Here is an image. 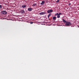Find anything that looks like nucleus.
Listing matches in <instances>:
<instances>
[{
  "instance_id": "nucleus-5",
  "label": "nucleus",
  "mask_w": 79,
  "mask_h": 79,
  "mask_svg": "<svg viewBox=\"0 0 79 79\" xmlns=\"http://www.w3.org/2000/svg\"><path fill=\"white\" fill-rule=\"evenodd\" d=\"M46 14V12H41L39 13L40 15H44V14Z\"/></svg>"
},
{
  "instance_id": "nucleus-15",
  "label": "nucleus",
  "mask_w": 79,
  "mask_h": 79,
  "mask_svg": "<svg viewBox=\"0 0 79 79\" xmlns=\"http://www.w3.org/2000/svg\"><path fill=\"white\" fill-rule=\"evenodd\" d=\"M60 1V0H57L56 2V3H58V2H59Z\"/></svg>"
},
{
  "instance_id": "nucleus-2",
  "label": "nucleus",
  "mask_w": 79,
  "mask_h": 79,
  "mask_svg": "<svg viewBox=\"0 0 79 79\" xmlns=\"http://www.w3.org/2000/svg\"><path fill=\"white\" fill-rule=\"evenodd\" d=\"M2 14L3 15H5L7 14V13L6 11L5 10H3L1 12Z\"/></svg>"
},
{
  "instance_id": "nucleus-8",
  "label": "nucleus",
  "mask_w": 79,
  "mask_h": 79,
  "mask_svg": "<svg viewBox=\"0 0 79 79\" xmlns=\"http://www.w3.org/2000/svg\"><path fill=\"white\" fill-rule=\"evenodd\" d=\"M22 7L23 8H24L26 7V5H23L22 6Z\"/></svg>"
},
{
  "instance_id": "nucleus-1",
  "label": "nucleus",
  "mask_w": 79,
  "mask_h": 79,
  "mask_svg": "<svg viewBox=\"0 0 79 79\" xmlns=\"http://www.w3.org/2000/svg\"><path fill=\"white\" fill-rule=\"evenodd\" d=\"M65 25L67 26H70L72 25V23H71V22H68L65 23Z\"/></svg>"
},
{
  "instance_id": "nucleus-17",
  "label": "nucleus",
  "mask_w": 79,
  "mask_h": 79,
  "mask_svg": "<svg viewBox=\"0 0 79 79\" xmlns=\"http://www.w3.org/2000/svg\"><path fill=\"white\" fill-rule=\"evenodd\" d=\"M61 14L60 13H59L58 14L59 15H61Z\"/></svg>"
},
{
  "instance_id": "nucleus-11",
  "label": "nucleus",
  "mask_w": 79,
  "mask_h": 79,
  "mask_svg": "<svg viewBox=\"0 0 79 79\" xmlns=\"http://www.w3.org/2000/svg\"><path fill=\"white\" fill-rule=\"evenodd\" d=\"M55 16H56V15H59L58 14V13H56V14H55Z\"/></svg>"
},
{
  "instance_id": "nucleus-10",
  "label": "nucleus",
  "mask_w": 79,
  "mask_h": 79,
  "mask_svg": "<svg viewBox=\"0 0 79 79\" xmlns=\"http://www.w3.org/2000/svg\"><path fill=\"white\" fill-rule=\"evenodd\" d=\"M51 14L50 13L48 15V18H49V17L51 16Z\"/></svg>"
},
{
  "instance_id": "nucleus-4",
  "label": "nucleus",
  "mask_w": 79,
  "mask_h": 79,
  "mask_svg": "<svg viewBox=\"0 0 79 79\" xmlns=\"http://www.w3.org/2000/svg\"><path fill=\"white\" fill-rule=\"evenodd\" d=\"M33 10V9L32 8H28V10L29 11H31Z\"/></svg>"
},
{
  "instance_id": "nucleus-3",
  "label": "nucleus",
  "mask_w": 79,
  "mask_h": 79,
  "mask_svg": "<svg viewBox=\"0 0 79 79\" xmlns=\"http://www.w3.org/2000/svg\"><path fill=\"white\" fill-rule=\"evenodd\" d=\"M53 11L52 10H49L47 11V12L48 13H51L53 12Z\"/></svg>"
},
{
  "instance_id": "nucleus-13",
  "label": "nucleus",
  "mask_w": 79,
  "mask_h": 79,
  "mask_svg": "<svg viewBox=\"0 0 79 79\" xmlns=\"http://www.w3.org/2000/svg\"><path fill=\"white\" fill-rule=\"evenodd\" d=\"M36 6V4H35L33 5H32V6Z\"/></svg>"
},
{
  "instance_id": "nucleus-18",
  "label": "nucleus",
  "mask_w": 79,
  "mask_h": 79,
  "mask_svg": "<svg viewBox=\"0 0 79 79\" xmlns=\"http://www.w3.org/2000/svg\"><path fill=\"white\" fill-rule=\"evenodd\" d=\"M30 23L32 24H33V22H31Z\"/></svg>"
},
{
  "instance_id": "nucleus-6",
  "label": "nucleus",
  "mask_w": 79,
  "mask_h": 79,
  "mask_svg": "<svg viewBox=\"0 0 79 79\" xmlns=\"http://www.w3.org/2000/svg\"><path fill=\"white\" fill-rule=\"evenodd\" d=\"M20 11L21 14H25V11L24 10H21Z\"/></svg>"
},
{
  "instance_id": "nucleus-14",
  "label": "nucleus",
  "mask_w": 79,
  "mask_h": 79,
  "mask_svg": "<svg viewBox=\"0 0 79 79\" xmlns=\"http://www.w3.org/2000/svg\"><path fill=\"white\" fill-rule=\"evenodd\" d=\"M57 17L58 18H60V16L59 15H57Z\"/></svg>"
},
{
  "instance_id": "nucleus-9",
  "label": "nucleus",
  "mask_w": 79,
  "mask_h": 79,
  "mask_svg": "<svg viewBox=\"0 0 79 79\" xmlns=\"http://www.w3.org/2000/svg\"><path fill=\"white\" fill-rule=\"evenodd\" d=\"M63 22H64V23H67V22H67L64 19H63Z\"/></svg>"
},
{
  "instance_id": "nucleus-12",
  "label": "nucleus",
  "mask_w": 79,
  "mask_h": 79,
  "mask_svg": "<svg viewBox=\"0 0 79 79\" xmlns=\"http://www.w3.org/2000/svg\"><path fill=\"white\" fill-rule=\"evenodd\" d=\"M56 19V17H54L53 18V19L54 20H55Z\"/></svg>"
},
{
  "instance_id": "nucleus-7",
  "label": "nucleus",
  "mask_w": 79,
  "mask_h": 79,
  "mask_svg": "<svg viewBox=\"0 0 79 79\" xmlns=\"http://www.w3.org/2000/svg\"><path fill=\"white\" fill-rule=\"evenodd\" d=\"M45 3V2L44 1H42V2H41V3H40V4H41V5H43Z\"/></svg>"
},
{
  "instance_id": "nucleus-16",
  "label": "nucleus",
  "mask_w": 79,
  "mask_h": 79,
  "mask_svg": "<svg viewBox=\"0 0 79 79\" xmlns=\"http://www.w3.org/2000/svg\"><path fill=\"white\" fill-rule=\"evenodd\" d=\"M2 8V6L1 5H0V9H1Z\"/></svg>"
},
{
  "instance_id": "nucleus-19",
  "label": "nucleus",
  "mask_w": 79,
  "mask_h": 79,
  "mask_svg": "<svg viewBox=\"0 0 79 79\" xmlns=\"http://www.w3.org/2000/svg\"><path fill=\"white\" fill-rule=\"evenodd\" d=\"M71 5V3H69V5L70 6Z\"/></svg>"
}]
</instances>
